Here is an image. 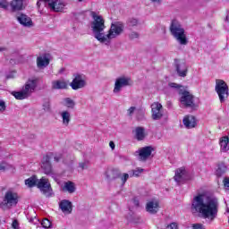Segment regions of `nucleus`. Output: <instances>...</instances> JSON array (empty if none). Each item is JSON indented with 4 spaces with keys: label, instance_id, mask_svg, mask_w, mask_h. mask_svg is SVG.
Listing matches in <instances>:
<instances>
[{
    "label": "nucleus",
    "instance_id": "bb28decb",
    "mask_svg": "<svg viewBox=\"0 0 229 229\" xmlns=\"http://www.w3.org/2000/svg\"><path fill=\"white\" fill-rule=\"evenodd\" d=\"M146 129L144 127L135 128V139L136 140H144L146 139Z\"/></svg>",
    "mask_w": 229,
    "mask_h": 229
},
{
    "label": "nucleus",
    "instance_id": "72a5a7b5",
    "mask_svg": "<svg viewBox=\"0 0 229 229\" xmlns=\"http://www.w3.org/2000/svg\"><path fill=\"white\" fill-rule=\"evenodd\" d=\"M64 103H65V106H67V108H74V106H76V102H74V100H72L71 98H64Z\"/></svg>",
    "mask_w": 229,
    "mask_h": 229
},
{
    "label": "nucleus",
    "instance_id": "052dcab7",
    "mask_svg": "<svg viewBox=\"0 0 229 229\" xmlns=\"http://www.w3.org/2000/svg\"><path fill=\"white\" fill-rule=\"evenodd\" d=\"M10 64H15V60L11 59V60H10Z\"/></svg>",
    "mask_w": 229,
    "mask_h": 229
},
{
    "label": "nucleus",
    "instance_id": "4be33fe9",
    "mask_svg": "<svg viewBox=\"0 0 229 229\" xmlns=\"http://www.w3.org/2000/svg\"><path fill=\"white\" fill-rule=\"evenodd\" d=\"M62 191L63 192H68V194H74V192H76V184L72 181H67L64 182Z\"/></svg>",
    "mask_w": 229,
    "mask_h": 229
},
{
    "label": "nucleus",
    "instance_id": "79ce46f5",
    "mask_svg": "<svg viewBox=\"0 0 229 229\" xmlns=\"http://www.w3.org/2000/svg\"><path fill=\"white\" fill-rule=\"evenodd\" d=\"M168 86L171 88V89H182V85L180 84H177V83H174V82H170L168 84Z\"/></svg>",
    "mask_w": 229,
    "mask_h": 229
},
{
    "label": "nucleus",
    "instance_id": "1a4fd4ad",
    "mask_svg": "<svg viewBox=\"0 0 229 229\" xmlns=\"http://www.w3.org/2000/svg\"><path fill=\"white\" fill-rule=\"evenodd\" d=\"M131 85H133L131 78L126 76L119 77L115 80L113 92L114 94H119L124 87H131Z\"/></svg>",
    "mask_w": 229,
    "mask_h": 229
},
{
    "label": "nucleus",
    "instance_id": "b1692460",
    "mask_svg": "<svg viewBox=\"0 0 229 229\" xmlns=\"http://www.w3.org/2000/svg\"><path fill=\"white\" fill-rule=\"evenodd\" d=\"M69 85L64 80H57L52 81V89L54 90H64Z\"/></svg>",
    "mask_w": 229,
    "mask_h": 229
},
{
    "label": "nucleus",
    "instance_id": "5fc2aeb1",
    "mask_svg": "<svg viewBox=\"0 0 229 229\" xmlns=\"http://www.w3.org/2000/svg\"><path fill=\"white\" fill-rule=\"evenodd\" d=\"M109 146H110L111 149H115V143H114V141H110Z\"/></svg>",
    "mask_w": 229,
    "mask_h": 229
},
{
    "label": "nucleus",
    "instance_id": "f8f14e48",
    "mask_svg": "<svg viewBox=\"0 0 229 229\" xmlns=\"http://www.w3.org/2000/svg\"><path fill=\"white\" fill-rule=\"evenodd\" d=\"M179 94H182L181 103L186 108H194L196 106V104H194V96L191 92L184 90L180 91Z\"/></svg>",
    "mask_w": 229,
    "mask_h": 229
},
{
    "label": "nucleus",
    "instance_id": "423d86ee",
    "mask_svg": "<svg viewBox=\"0 0 229 229\" xmlns=\"http://www.w3.org/2000/svg\"><path fill=\"white\" fill-rule=\"evenodd\" d=\"M215 90L219 98L220 103H225L229 98V88L228 84L223 80H216Z\"/></svg>",
    "mask_w": 229,
    "mask_h": 229
},
{
    "label": "nucleus",
    "instance_id": "473e14b6",
    "mask_svg": "<svg viewBox=\"0 0 229 229\" xmlns=\"http://www.w3.org/2000/svg\"><path fill=\"white\" fill-rule=\"evenodd\" d=\"M142 173H144V169L143 168H139V167L134 169V170L129 171V174H130L131 178H133V176L138 178V176H140V174H142Z\"/></svg>",
    "mask_w": 229,
    "mask_h": 229
},
{
    "label": "nucleus",
    "instance_id": "7ed1b4c3",
    "mask_svg": "<svg viewBox=\"0 0 229 229\" xmlns=\"http://www.w3.org/2000/svg\"><path fill=\"white\" fill-rule=\"evenodd\" d=\"M37 85H38V80L37 78L28 79L22 89L20 91H13L12 96L19 100L28 99L37 89Z\"/></svg>",
    "mask_w": 229,
    "mask_h": 229
},
{
    "label": "nucleus",
    "instance_id": "864d4df0",
    "mask_svg": "<svg viewBox=\"0 0 229 229\" xmlns=\"http://www.w3.org/2000/svg\"><path fill=\"white\" fill-rule=\"evenodd\" d=\"M167 228H170V229H178V225H176V223H172L170 224Z\"/></svg>",
    "mask_w": 229,
    "mask_h": 229
},
{
    "label": "nucleus",
    "instance_id": "13d9d810",
    "mask_svg": "<svg viewBox=\"0 0 229 229\" xmlns=\"http://www.w3.org/2000/svg\"><path fill=\"white\" fill-rule=\"evenodd\" d=\"M65 72V68H61L59 71V74H62V72Z\"/></svg>",
    "mask_w": 229,
    "mask_h": 229
},
{
    "label": "nucleus",
    "instance_id": "2f4dec72",
    "mask_svg": "<svg viewBox=\"0 0 229 229\" xmlns=\"http://www.w3.org/2000/svg\"><path fill=\"white\" fill-rule=\"evenodd\" d=\"M37 183H38V179H37L35 175L25 180V185H28L29 187H35V185L37 186Z\"/></svg>",
    "mask_w": 229,
    "mask_h": 229
},
{
    "label": "nucleus",
    "instance_id": "c756f323",
    "mask_svg": "<svg viewBox=\"0 0 229 229\" xmlns=\"http://www.w3.org/2000/svg\"><path fill=\"white\" fill-rule=\"evenodd\" d=\"M61 117L63 119V124L64 126H69V123H71V113H69V111H64L61 113Z\"/></svg>",
    "mask_w": 229,
    "mask_h": 229
},
{
    "label": "nucleus",
    "instance_id": "39448f33",
    "mask_svg": "<svg viewBox=\"0 0 229 229\" xmlns=\"http://www.w3.org/2000/svg\"><path fill=\"white\" fill-rule=\"evenodd\" d=\"M124 33V23L123 21H114L111 23L108 33L106 34V46H110V41Z\"/></svg>",
    "mask_w": 229,
    "mask_h": 229
},
{
    "label": "nucleus",
    "instance_id": "2eb2a0df",
    "mask_svg": "<svg viewBox=\"0 0 229 229\" xmlns=\"http://www.w3.org/2000/svg\"><path fill=\"white\" fill-rule=\"evenodd\" d=\"M152 108V119L154 121H160L162 117H164V114L162 113V104L158 102H155L151 105Z\"/></svg>",
    "mask_w": 229,
    "mask_h": 229
},
{
    "label": "nucleus",
    "instance_id": "393cba45",
    "mask_svg": "<svg viewBox=\"0 0 229 229\" xmlns=\"http://www.w3.org/2000/svg\"><path fill=\"white\" fill-rule=\"evenodd\" d=\"M182 123L185 128H188L189 130L191 128H196V117H194L193 115L185 116L182 120Z\"/></svg>",
    "mask_w": 229,
    "mask_h": 229
},
{
    "label": "nucleus",
    "instance_id": "dca6fc26",
    "mask_svg": "<svg viewBox=\"0 0 229 229\" xmlns=\"http://www.w3.org/2000/svg\"><path fill=\"white\" fill-rule=\"evenodd\" d=\"M4 201L5 205H10L11 207L17 205L19 203V195L12 191H8L5 192Z\"/></svg>",
    "mask_w": 229,
    "mask_h": 229
},
{
    "label": "nucleus",
    "instance_id": "58836bf2",
    "mask_svg": "<svg viewBox=\"0 0 229 229\" xmlns=\"http://www.w3.org/2000/svg\"><path fill=\"white\" fill-rule=\"evenodd\" d=\"M128 178H130V174H123V176L121 177L123 185L128 182Z\"/></svg>",
    "mask_w": 229,
    "mask_h": 229
},
{
    "label": "nucleus",
    "instance_id": "ea45409f",
    "mask_svg": "<svg viewBox=\"0 0 229 229\" xmlns=\"http://www.w3.org/2000/svg\"><path fill=\"white\" fill-rule=\"evenodd\" d=\"M0 8H4V10H6V8H8V1L0 0Z\"/></svg>",
    "mask_w": 229,
    "mask_h": 229
},
{
    "label": "nucleus",
    "instance_id": "49530a36",
    "mask_svg": "<svg viewBox=\"0 0 229 229\" xmlns=\"http://www.w3.org/2000/svg\"><path fill=\"white\" fill-rule=\"evenodd\" d=\"M137 119L138 121H142V119H144V113L142 111H138Z\"/></svg>",
    "mask_w": 229,
    "mask_h": 229
},
{
    "label": "nucleus",
    "instance_id": "9b49d317",
    "mask_svg": "<svg viewBox=\"0 0 229 229\" xmlns=\"http://www.w3.org/2000/svg\"><path fill=\"white\" fill-rule=\"evenodd\" d=\"M151 153H153V147L147 146L139 148L134 152V155L137 157L140 162H146V160L151 157Z\"/></svg>",
    "mask_w": 229,
    "mask_h": 229
},
{
    "label": "nucleus",
    "instance_id": "f03ea898",
    "mask_svg": "<svg viewBox=\"0 0 229 229\" xmlns=\"http://www.w3.org/2000/svg\"><path fill=\"white\" fill-rule=\"evenodd\" d=\"M91 16L93 19L91 22L93 36L98 42L105 44V42H106V34H105V28H106V26H105V19H103L101 15H97L94 12L91 13Z\"/></svg>",
    "mask_w": 229,
    "mask_h": 229
},
{
    "label": "nucleus",
    "instance_id": "f704fd0d",
    "mask_svg": "<svg viewBox=\"0 0 229 229\" xmlns=\"http://www.w3.org/2000/svg\"><path fill=\"white\" fill-rule=\"evenodd\" d=\"M8 169H10V165L4 161H0V173L8 171Z\"/></svg>",
    "mask_w": 229,
    "mask_h": 229
},
{
    "label": "nucleus",
    "instance_id": "a878e982",
    "mask_svg": "<svg viewBox=\"0 0 229 229\" xmlns=\"http://www.w3.org/2000/svg\"><path fill=\"white\" fill-rule=\"evenodd\" d=\"M49 65V58L47 56H38L37 57V67L38 69H46Z\"/></svg>",
    "mask_w": 229,
    "mask_h": 229
},
{
    "label": "nucleus",
    "instance_id": "680f3d73",
    "mask_svg": "<svg viewBox=\"0 0 229 229\" xmlns=\"http://www.w3.org/2000/svg\"><path fill=\"white\" fill-rule=\"evenodd\" d=\"M54 180L58 182V179H56V177H54Z\"/></svg>",
    "mask_w": 229,
    "mask_h": 229
},
{
    "label": "nucleus",
    "instance_id": "20e7f679",
    "mask_svg": "<svg viewBox=\"0 0 229 229\" xmlns=\"http://www.w3.org/2000/svg\"><path fill=\"white\" fill-rule=\"evenodd\" d=\"M170 33L173 35L174 38L177 40L181 46H187L189 44V39H187V35H185V29L182 27L180 21L173 20L170 25Z\"/></svg>",
    "mask_w": 229,
    "mask_h": 229
},
{
    "label": "nucleus",
    "instance_id": "37998d69",
    "mask_svg": "<svg viewBox=\"0 0 229 229\" xmlns=\"http://www.w3.org/2000/svg\"><path fill=\"white\" fill-rule=\"evenodd\" d=\"M55 162H60L62 158H64V156L62 154H56L55 156H53Z\"/></svg>",
    "mask_w": 229,
    "mask_h": 229
},
{
    "label": "nucleus",
    "instance_id": "4468645a",
    "mask_svg": "<svg viewBox=\"0 0 229 229\" xmlns=\"http://www.w3.org/2000/svg\"><path fill=\"white\" fill-rule=\"evenodd\" d=\"M87 86V81H84L83 77L80 74H77L72 81L70 83L72 90H79V89H83Z\"/></svg>",
    "mask_w": 229,
    "mask_h": 229
},
{
    "label": "nucleus",
    "instance_id": "aec40b11",
    "mask_svg": "<svg viewBox=\"0 0 229 229\" xmlns=\"http://www.w3.org/2000/svg\"><path fill=\"white\" fill-rule=\"evenodd\" d=\"M59 208L64 214H71L72 212V202L71 200L64 199L59 203Z\"/></svg>",
    "mask_w": 229,
    "mask_h": 229
},
{
    "label": "nucleus",
    "instance_id": "603ef678",
    "mask_svg": "<svg viewBox=\"0 0 229 229\" xmlns=\"http://www.w3.org/2000/svg\"><path fill=\"white\" fill-rule=\"evenodd\" d=\"M192 229H203V225L201 224H193Z\"/></svg>",
    "mask_w": 229,
    "mask_h": 229
},
{
    "label": "nucleus",
    "instance_id": "09e8293b",
    "mask_svg": "<svg viewBox=\"0 0 229 229\" xmlns=\"http://www.w3.org/2000/svg\"><path fill=\"white\" fill-rule=\"evenodd\" d=\"M224 186L226 189V191H229V178L224 179Z\"/></svg>",
    "mask_w": 229,
    "mask_h": 229
},
{
    "label": "nucleus",
    "instance_id": "4d7b16f0",
    "mask_svg": "<svg viewBox=\"0 0 229 229\" xmlns=\"http://www.w3.org/2000/svg\"><path fill=\"white\" fill-rule=\"evenodd\" d=\"M3 51H6V47H0V53H3Z\"/></svg>",
    "mask_w": 229,
    "mask_h": 229
},
{
    "label": "nucleus",
    "instance_id": "9d476101",
    "mask_svg": "<svg viewBox=\"0 0 229 229\" xmlns=\"http://www.w3.org/2000/svg\"><path fill=\"white\" fill-rule=\"evenodd\" d=\"M174 67L175 69V72L180 78H185L189 72V66L187 63L182 61L180 59H174Z\"/></svg>",
    "mask_w": 229,
    "mask_h": 229
},
{
    "label": "nucleus",
    "instance_id": "0eeeda50",
    "mask_svg": "<svg viewBox=\"0 0 229 229\" xmlns=\"http://www.w3.org/2000/svg\"><path fill=\"white\" fill-rule=\"evenodd\" d=\"M47 6L52 12H63L65 8L66 4L64 0H38L37 6L39 8L40 4Z\"/></svg>",
    "mask_w": 229,
    "mask_h": 229
},
{
    "label": "nucleus",
    "instance_id": "7c9ffc66",
    "mask_svg": "<svg viewBox=\"0 0 229 229\" xmlns=\"http://www.w3.org/2000/svg\"><path fill=\"white\" fill-rule=\"evenodd\" d=\"M226 165H225V163H220L217 165V168L216 171V174L218 178H221V176L223 174H225V173H226Z\"/></svg>",
    "mask_w": 229,
    "mask_h": 229
},
{
    "label": "nucleus",
    "instance_id": "a211bd4d",
    "mask_svg": "<svg viewBox=\"0 0 229 229\" xmlns=\"http://www.w3.org/2000/svg\"><path fill=\"white\" fill-rule=\"evenodd\" d=\"M174 180H175L177 183L185 182L186 180H189V173L185 168H179L175 171Z\"/></svg>",
    "mask_w": 229,
    "mask_h": 229
},
{
    "label": "nucleus",
    "instance_id": "412c9836",
    "mask_svg": "<svg viewBox=\"0 0 229 229\" xmlns=\"http://www.w3.org/2000/svg\"><path fill=\"white\" fill-rule=\"evenodd\" d=\"M12 12H21L24 10V0H12L10 3Z\"/></svg>",
    "mask_w": 229,
    "mask_h": 229
},
{
    "label": "nucleus",
    "instance_id": "ddd939ff",
    "mask_svg": "<svg viewBox=\"0 0 229 229\" xmlns=\"http://www.w3.org/2000/svg\"><path fill=\"white\" fill-rule=\"evenodd\" d=\"M51 158H53V153L47 154L43 157L41 169H43L45 174H53V166L51 165Z\"/></svg>",
    "mask_w": 229,
    "mask_h": 229
},
{
    "label": "nucleus",
    "instance_id": "e2e57ef3",
    "mask_svg": "<svg viewBox=\"0 0 229 229\" xmlns=\"http://www.w3.org/2000/svg\"><path fill=\"white\" fill-rule=\"evenodd\" d=\"M81 1H83V0H79V3H81Z\"/></svg>",
    "mask_w": 229,
    "mask_h": 229
},
{
    "label": "nucleus",
    "instance_id": "cd10ccee",
    "mask_svg": "<svg viewBox=\"0 0 229 229\" xmlns=\"http://www.w3.org/2000/svg\"><path fill=\"white\" fill-rule=\"evenodd\" d=\"M228 142H229L228 136H224L220 139V148H221V151H223L224 153H226V151H228L229 149Z\"/></svg>",
    "mask_w": 229,
    "mask_h": 229
},
{
    "label": "nucleus",
    "instance_id": "6e6552de",
    "mask_svg": "<svg viewBox=\"0 0 229 229\" xmlns=\"http://www.w3.org/2000/svg\"><path fill=\"white\" fill-rule=\"evenodd\" d=\"M37 187L47 198H51V196H53V188L51 187L49 179L42 177L41 179L38 180Z\"/></svg>",
    "mask_w": 229,
    "mask_h": 229
},
{
    "label": "nucleus",
    "instance_id": "c03bdc74",
    "mask_svg": "<svg viewBox=\"0 0 229 229\" xmlns=\"http://www.w3.org/2000/svg\"><path fill=\"white\" fill-rule=\"evenodd\" d=\"M129 38H131V40H133L134 38H139V32L132 31L129 35Z\"/></svg>",
    "mask_w": 229,
    "mask_h": 229
},
{
    "label": "nucleus",
    "instance_id": "f3484780",
    "mask_svg": "<svg viewBox=\"0 0 229 229\" xmlns=\"http://www.w3.org/2000/svg\"><path fill=\"white\" fill-rule=\"evenodd\" d=\"M16 19L18 22L25 28H31V26H33V21H31V18L24 13H18L16 15Z\"/></svg>",
    "mask_w": 229,
    "mask_h": 229
},
{
    "label": "nucleus",
    "instance_id": "a18cd8bd",
    "mask_svg": "<svg viewBox=\"0 0 229 229\" xmlns=\"http://www.w3.org/2000/svg\"><path fill=\"white\" fill-rule=\"evenodd\" d=\"M79 167H81V169H87L89 167V162H81L79 164Z\"/></svg>",
    "mask_w": 229,
    "mask_h": 229
},
{
    "label": "nucleus",
    "instance_id": "e433bc0d",
    "mask_svg": "<svg viewBox=\"0 0 229 229\" xmlns=\"http://www.w3.org/2000/svg\"><path fill=\"white\" fill-rule=\"evenodd\" d=\"M41 226L46 229L51 228V221H49L47 218L43 219L41 222Z\"/></svg>",
    "mask_w": 229,
    "mask_h": 229
},
{
    "label": "nucleus",
    "instance_id": "de8ad7c7",
    "mask_svg": "<svg viewBox=\"0 0 229 229\" xmlns=\"http://www.w3.org/2000/svg\"><path fill=\"white\" fill-rule=\"evenodd\" d=\"M137 109V107L135 106H131L129 109H128V115H130V117H131V115H133V112H135V110Z\"/></svg>",
    "mask_w": 229,
    "mask_h": 229
},
{
    "label": "nucleus",
    "instance_id": "c85d7f7f",
    "mask_svg": "<svg viewBox=\"0 0 229 229\" xmlns=\"http://www.w3.org/2000/svg\"><path fill=\"white\" fill-rule=\"evenodd\" d=\"M42 108L44 112H51V98L49 97L43 98Z\"/></svg>",
    "mask_w": 229,
    "mask_h": 229
},
{
    "label": "nucleus",
    "instance_id": "bf43d9fd",
    "mask_svg": "<svg viewBox=\"0 0 229 229\" xmlns=\"http://www.w3.org/2000/svg\"><path fill=\"white\" fill-rule=\"evenodd\" d=\"M6 78H7V80H10V78H13V76L12 74H8V75L6 76Z\"/></svg>",
    "mask_w": 229,
    "mask_h": 229
},
{
    "label": "nucleus",
    "instance_id": "f257e3e1",
    "mask_svg": "<svg viewBox=\"0 0 229 229\" xmlns=\"http://www.w3.org/2000/svg\"><path fill=\"white\" fill-rule=\"evenodd\" d=\"M192 214H199L204 219L214 221L217 217L219 200L217 198L206 193H199L191 201Z\"/></svg>",
    "mask_w": 229,
    "mask_h": 229
},
{
    "label": "nucleus",
    "instance_id": "4c0bfd02",
    "mask_svg": "<svg viewBox=\"0 0 229 229\" xmlns=\"http://www.w3.org/2000/svg\"><path fill=\"white\" fill-rule=\"evenodd\" d=\"M127 24L131 27L137 26V24H139V20L131 18L128 20Z\"/></svg>",
    "mask_w": 229,
    "mask_h": 229
},
{
    "label": "nucleus",
    "instance_id": "6e6d98bb",
    "mask_svg": "<svg viewBox=\"0 0 229 229\" xmlns=\"http://www.w3.org/2000/svg\"><path fill=\"white\" fill-rule=\"evenodd\" d=\"M166 106H167V108H173V102L167 101L166 102Z\"/></svg>",
    "mask_w": 229,
    "mask_h": 229
},
{
    "label": "nucleus",
    "instance_id": "6ab92c4d",
    "mask_svg": "<svg viewBox=\"0 0 229 229\" xmlns=\"http://www.w3.org/2000/svg\"><path fill=\"white\" fill-rule=\"evenodd\" d=\"M146 211L148 214L155 215L158 212V208H160V204L157 200H150L146 204Z\"/></svg>",
    "mask_w": 229,
    "mask_h": 229
},
{
    "label": "nucleus",
    "instance_id": "3c124183",
    "mask_svg": "<svg viewBox=\"0 0 229 229\" xmlns=\"http://www.w3.org/2000/svg\"><path fill=\"white\" fill-rule=\"evenodd\" d=\"M12 228L19 229V221L13 220V223H12Z\"/></svg>",
    "mask_w": 229,
    "mask_h": 229
},
{
    "label": "nucleus",
    "instance_id": "c9c22d12",
    "mask_svg": "<svg viewBox=\"0 0 229 229\" xmlns=\"http://www.w3.org/2000/svg\"><path fill=\"white\" fill-rule=\"evenodd\" d=\"M128 221L130 223H135V224L140 223V216H136V215H132L130 217H128Z\"/></svg>",
    "mask_w": 229,
    "mask_h": 229
},
{
    "label": "nucleus",
    "instance_id": "5701e85b",
    "mask_svg": "<svg viewBox=\"0 0 229 229\" xmlns=\"http://www.w3.org/2000/svg\"><path fill=\"white\" fill-rule=\"evenodd\" d=\"M106 176L109 182L117 180V178H121V171L117 168H112L106 173Z\"/></svg>",
    "mask_w": 229,
    "mask_h": 229
},
{
    "label": "nucleus",
    "instance_id": "a19ab883",
    "mask_svg": "<svg viewBox=\"0 0 229 229\" xmlns=\"http://www.w3.org/2000/svg\"><path fill=\"white\" fill-rule=\"evenodd\" d=\"M6 110V103L4 100H0V112H4Z\"/></svg>",
    "mask_w": 229,
    "mask_h": 229
},
{
    "label": "nucleus",
    "instance_id": "8fccbe9b",
    "mask_svg": "<svg viewBox=\"0 0 229 229\" xmlns=\"http://www.w3.org/2000/svg\"><path fill=\"white\" fill-rule=\"evenodd\" d=\"M132 205H134V207L139 208V207H140V202L138 200L137 198H134V199H132Z\"/></svg>",
    "mask_w": 229,
    "mask_h": 229
}]
</instances>
